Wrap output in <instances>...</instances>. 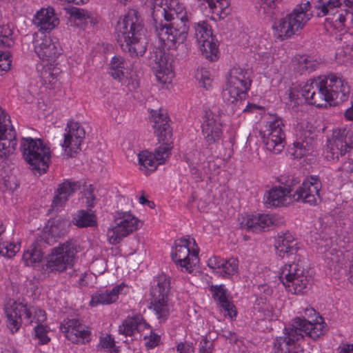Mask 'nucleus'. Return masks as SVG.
I'll return each mask as SVG.
<instances>
[{
  "label": "nucleus",
  "mask_w": 353,
  "mask_h": 353,
  "mask_svg": "<svg viewBox=\"0 0 353 353\" xmlns=\"http://www.w3.org/2000/svg\"><path fill=\"white\" fill-rule=\"evenodd\" d=\"M60 329L65 334V336L74 343L89 342L90 341V332L85 330V325L81 323L78 319H64L61 323Z\"/></svg>",
  "instance_id": "412c9836"
},
{
  "label": "nucleus",
  "mask_w": 353,
  "mask_h": 353,
  "mask_svg": "<svg viewBox=\"0 0 353 353\" xmlns=\"http://www.w3.org/2000/svg\"><path fill=\"white\" fill-rule=\"evenodd\" d=\"M114 222L116 225L107 232V237L112 245L119 243L138 228V219L128 212H117Z\"/></svg>",
  "instance_id": "9b49d317"
},
{
  "label": "nucleus",
  "mask_w": 353,
  "mask_h": 353,
  "mask_svg": "<svg viewBox=\"0 0 353 353\" xmlns=\"http://www.w3.org/2000/svg\"><path fill=\"white\" fill-rule=\"evenodd\" d=\"M33 23L39 28V32H49L59 23V19L52 8L39 10L32 19Z\"/></svg>",
  "instance_id": "a878e982"
},
{
  "label": "nucleus",
  "mask_w": 353,
  "mask_h": 353,
  "mask_svg": "<svg viewBox=\"0 0 353 353\" xmlns=\"http://www.w3.org/2000/svg\"><path fill=\"white\" fill-rule=\"evenodd\" d=\"M302 15L294 16L292 13L281 18L273 25L274 36L281 40L290 38L297 34L305 25V20L300 19Z\"/></svg>",
  "instance_id": "a211bd4d"
},
{
  "label": "nucleus",
  "mask_w": 353,
  "mask_h": 353,
  "mask_svg": "<svg viewBox=\"0 0 353 353\" xmlns=\"http://www.w3.org/2000/svg\"><path fill=\"white\" fill-rule=\"evenodd\" d=\"M5 312L8 319V327L10 329L12 332H17L21 323V320L19 319V316L16 312L14 305L10 307H6Z\"/></svg>",
  "instance_id": "37998d69"
},
{
  "label": "nucleus",
  "mask_w": 353,
  "mask_h": 353,
  "mask_svg": "<svg viewBox=\"0 0 353 353\" xmlns=\"http://www.w3.org/2000/svg\"><path fill=\"white\" fill-rule=\"evenodd\" d=\"M49 241L47 234H43L34 243L32 244L28 250L24 252L23 260L26 265H34L41 261L46 253L45 249L47 245H52L56 241L52 239Z\"/></svg>",
  "instance_id": "393cba45"
},
{
  "label": "nucleus",
  "mask_w": 353,
  "mask_h": 353,
  "mask_svg": "<svg viewBox=\"0 0 353 353\" xmlns=\"http://www.w3.org/2000/svg\"><path fill=\"white\" fill-rule=\"evenodd\" d=\"M325 322L318 315L314 323L305 318L296 317L292 320L291 327L285 328L284 336L277 337L274 341V353H304L294 342L303 337V334L316 340L323 334Z\"/></svg>",
  "instance_id": "7ed1b4c3"
},
{
  "label": "nucleus",
  "mask_w": 353,
  "mask_h": 353,
  "mask_svg": "<svg viewBox=\"0 0 353 353\" xmlns=\"http://www.w3.org/2000/svg\"><path fill=\"white\" fill-rule=\"evenodd\" d=\"M334 105L345 101L350 92V87L340 77L334 74L321 77Z\"/></svg>",
  "instance_id": "6ab92c4d"
},
{
  "label": "nucleus",
  "mask_w": 353,
  "mask_h": 353,
  "mask_svg": "<svg viewBox=\"0 0 353 353\" xmlns=\"http://www.w3.org/2000/svg\"><path fill=\"white\" fill-rule=\"evenodd\" d=\"M16 245L8 243L7 242L0 243V254L8 258H11L16 254Z\"/></svg>",
  "instance_id": "09e8293b"
},
{
  "label": "nucleus",
  "mask_w": 353,
  "mask_h": 353,
  "mask_svg": "<svg viewBox=\"0 0 353 353\" xmlns=\"http://www.w3.org/2000/svg\"><path fill=\"white\" fill-rule=\"evenodd\" d=\"M170 291V278L164 274L157 276V285L151 290L152 302L150 308L153 310L160 323L165 321L170 314L168 304Z\"/></svg>",
  "instance_id": "6e6552de"
},
{
  "label": "nucleus",
  "mask_w": 353,
  "mask_h": 353,
  "mask_svg": "<svg viewBox=\"0 0 353 353\" xmlns=\"http://www.w3.org/2000/svg\"><path fill=\"white\" fill-rule=\"evenodd\" d=\"M195 76L196 79L199 81V83L201 84V85L202 87L208 89L211 86L212 81L208 71L203 69H201L200 70H198Z\"/></svg>",
  "instance_id": "de8ad7c7"
},
{
  "label": "nucleus",
  "mask_w": 353,
  "mask_h": 353,
  "mask_svg": "<svg viewBox=\"0 0 353 353\" xmlns=\"http://www.w3.org/2000/svg\"><path fill=\"white\" fill-rule=\"evenodd\" d=\"M100 344L103 348L112 349L115 347L114 339L110 334H106L105 336L101 337Z\"/></svg>",
  "instance_id": "13d9d810"
},
{
  "label": "nucleus",
  "mask_w": 353,
  "mask_h": 353,
  "mask_svg": "<svg viewBox=\"0 0 353 353\" xmlns=\"http://www.w3.org/2000/svg\"><path fill=\"white\" fill-rule=\"evenodd\" d=\"M352 132L345 128L334 130L332 138L327 140L325 148L326 159H338L339 156H343L352 148Z\"/></svg>",
  "instance_id": "f8f14e48"
},
{
  "label": "nucleus",
  "mask_w": 353,
  "mask_h": 353,
  "mask_svg": "<svg viewBox=\"0 0 353 353\" xmlns=\"http://www.w3.org/2000/svg\"><path fill=\"white\" fill-rule=\"evenodd\" d=\"M340 353H353V345H347L343 347Z\"/></svg>",
  "instance_id": "774afa93"
},
{
  "label": "nucleus",
  "mask_w": 353,
  "mask_h": 353,
  "mask_svg": "<svg viewBox=\"0 0 353 353\" xmlns=\"http://www.w3.org/2000/svg\"><path fill=\"white\" fill-rule=\"evenodd\" d=\"M77 253L76 246L72 241H65L52 249L47 257L46 266L50 271L63 272L73 265Z\"/></svg>",
  "instance_id": "9d476101"
},
{
  "label": "nucleus",
  "mask_w": 353,
  "mask_h": 353,
  "mask_svg": "<svg viewBox=\"0 0 353 353\" xmlns=\"http://www.w3.org/2000/svg\"><path fill=\"white\" fill-rule=\"evenodd\" d=\"M256 4L259 5V11L267 14L270 19H274L279 11L277 8V3L281 0H254Z\"/></svg>",
  "instance_id": "58836bf2"
},
{
  "label": "nucleus",
  "mask_w": 353,
  "mask_h": 353,
  "mask_svg": "<svg viewBox=\"0 0 353 353\" xmlns=\"http://www.w3.org/2000/svg\"><path fill=\"white\" fill-rule=\"evenodd\" d=\"M201 346L200 348V352L201 353H211L212 350V343L210 342L208 338L205 336L201 342Z\"/></svg>",
  "instance_id": "bf43d9fd"
},
{
  "label": "nucleus",
  "mask_w": 353,
  "mask_h": 353,
  "mask_svg": "<svg viewBox=\"0 0 353 353\" xmlns=\"http://www.w3.org/2000/svg\"><path fill=\"white\" fill-rule=\"evenodd\" d=\"M279 278L286 288H290V283L294 294H304L311 285V278L305 274L301 256L296 260L288 261L281 268Z\"/></svg>",
  "instance_id": "423d86ee"
},
{
  "label": "nucleus",
  "mask_w": 353,
  "mask_h": 353,
  "mask_svg": "<svg viewBox=\"0 0 353 353\" xmlns=\"http://www.w3.org/2000/svg\"><path fill=\"white\" fill-rule=\"evenodd\" d=\"M246 91L247 90L239 89L236 87L226 85V88L223 91V98L232 103L238 102L239 101L240 103H242V101H244L247 97Z\"/></svg>",
  "instance_id": "ea45409f"
},
{
  "label": "nucleus",
  "mask_w": 353,
  "mask_h": 353,
  "mask_svg": "<svg viewBox=\"0 0 353 353\" xmlns=\"http://www.w3.org/2000/svg\"><path fill=\"white\" fill-rule=\"evenodd\" d=\"M210 290L213 292L212 296L214 299L218 302L220 306L223 307L225 311L228 312L227 314L230 318L235 316L236 315L235 306L227 299L225 294L226 291L224 288V285H212Z\"/></svg>",
  "instance_id": "c756f323"
},
{
  "label": "nucleus",
  "mask_w": 353,
  "mask_h": 353,
  "mask_svg": "<svg viewBox=\"0 0 353 353\" xmlns=\"http://www.w3.org/2000/svg\"><path fill=\"white\" fill-rule=\"evenodd\" d=\"M7 114L0 115V157L5 158L12 154L17 145L16 132Z\"/></svg>",
  "instance_id": "2eb2a0df"
},
{
  "label": "nucleus",
  "mask_w": 353,
  "mask_h": 353,
  "mask_svg": "<svg viewBox=\"0 0 353 353\" xmlns=\"http://www.w3.org/2000/svg\"><path fill=\"white\" fill-rule=\"evenodd\" d=\"M274 248L276 254L283 259L290 261L300 256V248L292 235L288 232H280L275 241Z\"/></svg>",
  "instance_id": "aec40b11"
},
{
  "label": "nucleus",
  "mask_w": 353,
  "mask_h": 353,
  "mask_svg": "<svg viewBox=\"0 0 353 353\" xmlns=\"http://www.w3.org/2000/svg\"><path fill=\"white\" fill-rule=\"evenodd\" d=\"M70 225V221L68 219L62 217L54 219L51 222L49 232H45L43 234H46L49 241H51V239L54 240L53 236L61 237L65 236L68 233Z\"/></svg>",
  "instance_id": "f704fd0d"
},
{
  "label": "nucleus",
  "mask_w": 353,
  "mask_h": 353,
  "mask_svg": "<svg viewBox=\"0 0 353 353\" xmlns=\"http://www.w3.org/2000/svg\"><path fill=\"white\" fill-rule=\"evenodd\" d=\"M229 2L228 0H222L218 3H216V8L220 10L221 13H223L225 14H228V7H229Z\"/></svg>",
  "instance_id": "e2e57ef3"
},
{
  "label": "nucleus",
  "mask_w": 353,
  "mask_h": 353,
  "mask_svg": "<svg viewBox=\"0 0 353 353\" xmlns=\"http://www.w3.org/2000/svg\"><path fill=\"white\" fill-rule=\"evenodd\" d=\"M125 65V63L123 57L114 56L110 63L109 73L114 79L121 81V77L124 75L123 70Z\"/></svg>",
  "instance_id": "a19ab883"
},
{
  "label": "nucleus",
  "mask_w": 353,
  "mask_h": 353,
  "mask_svg": "<svg viewBox=\"0 0 353 353\" xmlns=\"http://www.w3.org/2000/svg\"><path fill=\"white\" fill-rule=\"evenodd\" d=\"M194 37L199 45L202 54L210 61L218 59V41L212 35L210 25L205 21L194 23L193 25Z\"/></svg>",
  "instance_id": "1a4fd4ad"
},
{
  "label": "nucleus",
  "mask_w": 353,
  "mask_h": 353,
  "mask_svg": "<svg viewBox=\"0 0 353 353\" xmlns=\"http://www.w3.org/2000/svg\"><path fill=\"white\" fill-rule=\"evenodd\" d=\"M316 63L307 57H302L299 60V65L302 70L313 71L316 68Z\"/></svg>",
  "instance_id": "603ef678"
},
{
  "label": "nucleus",
  "mask_w": 353,
  "mask_h": 353,
  "mask_svg": "<svg viewBox=\"0 0 353 353\" xmlns=\"http://www.w3.org/2000/svg\"><path fill=\"white\" fill-rule=\"evenodd\" d=\"M21 149L23 157L33 173L41 175L46 172L50 159V151L40 139L23 138Z\"/></svg>",
  "instance_id": "20e7f679"
},
{
  "label": "nucleus",
  "mask_w": 353,
  "mask_h": 353,
  "mask_svg": "<svg viewBox=\"0 0 353 353\" xmlns=\"http://www.w3.org/2000/svg\"><path fill=\"white\" fill-rule=\"evenodd\" d=\"M139 162L141 166L148 175L149 172H154L157 170L158 161L155 160L153 153L147 150L143 151L139 154Z\"/></svg>",
  "instance_id": "4c0bfd02"
},
{
  "label": "nucleus",
  "mask_w": 353,
  "mask_h": 353,
  "mask_svg": "<svg viewBox=\"0 0 353 353\" xmlns=\"http://www.w3.org/2000/svg\"><path fill=\"white\" fill-rule=\"evenodd\" d=\"M34 51L43 60L54 61L62 53L59 44L53 42L52 39L43 32H36L33 35Z\"/></svg>",
  "instance_id": "4468645a"
},
{
  "label": "nucleus",
  "mask_w": 353,
  "mask_h": 353,
  "mask_svg": "<svg viewBox=\"0 0 353 353\" xmlns=\"http://www.w3.org/2000/svg\"><path fill=\"white\" fill-rule=\"evenodd\" d=\"M314 8L319 17L331 15V21L338 28L345 26L347 19H353V0H318Z\"/></svg>",
  "instance_id": "0eeeda50"
},
{
  "label": "nucleus",
  "mask_w": 353,
  "mask_h": 353,
  "mask_svg": "<svg viewBox=\"0 0 353 353\" xmlns=\"http://www.w3.org/2000/svg\"><path fill=\"white\" fill-rule=\"evenodd\" d=\"M294 148L299 150V152L296 151L295 153L292 154L294 158H301V157H303L304 155L303 143L301 142H294Z\"/></svg>",
  "instance_id": "0e129e2a"
},
{
  "label": "nucleus",
  "mask_w": 353,
  "mask_h": 353,
  "mask_svg": "<svg viewBox=\"0 0 353 353\" xmlns=\"http://www.w3.org/2000/svg\"><path fill=\"white\" fill-rule=\"evenodd\" d=\"M321 183L316 181L314 183L304 181L301 186L294 190L292 199L294 201H302L310 205H317L321 201L319 194Z\"/></svg>",
  "instance_id": "5701e85b"
},
{
  "label": "nucleus",
  "mask_w": 353,
  "mask_h": 353,
  "mask_svg": "<svg viewBox=\"0 0 353 353\" xmlns=\"http://www.w3.org/2000/svg\"><path fill=\"white\" fill-rule=\"evenodd\" d=\"M238 270V260L234 258L230 259L229 260L223 259V265L221 267L220 271H217L221 275L224 273L227 275H233Z\"/></svg>",
  "instance_id": "a18cd8bd"
},
{
  "label": "nucleus",
  "mask_w": 353,
  "mask_h": 353,
  "mask_svg": "<svg viewBox=\"0 0 353 353\" xmlns=\"http://www.w3.org/2000/svg\"><path fill=\"white\" fill-rule=\"evenodd\" d=\"M310 8V3L307 0L305 3L301 4L297 8H295L292 11V14L294 16L302 15L300 19L305 20V23L310 19L312 14H307V12Z\"/></svg>",
  "instance_id": "49530a36"
},
{
  "label": "nucleus",
  "mask_w": 353,
  "mask_h": 353,
  "mask_svg": "<svg viewBox=\"0 0 353 353\" xmlns=\"http://www.w3.org/2000/svg\"><path fill=\"white\" fill-rule=\"evenodd\" d=\"M294 189L290 188H275L268 192L265 204L268 207H280L285 205L286 197L289 196L292 199Z\"/></svg>",
  "instance_id": "cd10ccee"
},
{
  "label": "nucleus",
  "mask_w": 353,
  "mask_h": 353,
  "mask_svg": "<svg viewBox=\"0 0 353 353\" xmlns=\"http://www.w3.org/2000/svg\"><path fill=\"white\" fill-rule=\"evenodd\" d=\"M247 72L241 68H233L229 72L227 85L243 90H248L250 81H248Z\"/></svg>",
  "instance_id": "2f4dec72"
},
{
  "label": "nucleus",
  "mask_w": 353,
  "mask_h": 353,
  "mask_svg": "<svg viewBox=\"0 0 353 353\" xmlns=\"http://www.w3.org/2000/svg\"><path fill=\"white\" fill-rule=\"evenodd\" d=\"M190 172L192 177L196 181L201 180L202 178V173L194 165L190 168Z\"/></svg>",
  "instance_id": "69168bd1"
},
{
  "label": "nucleus",
  "mask_w": 353,
  "mask_h": 353,
  "mask_svg": "<svg viewBox=\"0 0 353 353\" xmlns=\"http://www.w3.org/2000/svg\"><path fill=\"white\" fill-rule=\"evenodd\" d=\"M12 61H0L1 76H3L7 71L10 69Z\"/></svg>",
  "instance_id": "338daca9"
},
{
  "label": "nucleus",
  "mask_w": 353,
  "mask_h": 353,
  "mask_svg": "<svg viewBox=\"0 0 353 353\" xmlns=\"http://www.w3.org/2000/svg\"><path fill=\"white\" fill-rule=\"evenodd\" d=\"M60 73V68L52 64L43 65L39 75L41 83L47 88H53L58 82Z\"/></svg>",
  "instance_id": "72a5a7b5"
},
{
  "label": "nucleus",
  "mask_w": 353,
  "mask_h": 353,
  "mask_svg": "<svg viewBox=\"0 0 353 353\" xmlns=\"http://www.w3.org/2000/svg\"><path fill=\"white\" fill-rule=\"evenodd\" d=\"M153 128L157 137L160 145L157 147L153 153L158 164L164 163L169 157L172 149V130L168 123L169 118L166 112L160 110L159 112L152 114Z\"/></svg>",
  "instance_id": "39448f33"
},
{
  "label": "nucleus",
  "mask_w": 353,
  "mask_h": 353,
  "mask_svg": "<svg viewBox=\"0 0 353 353\" xmlns=\"http://www.w3.org/2000/svg\"><path fill=\"white\" fill-rule=\"evenodd\" d=\"M16 312L19 316V319L22 321L23 319L29 320L32 316V312L26 305L19 304L18 306L14 307Z\"/></svg>",
  "instance_id": "3c124183"
},
{
  "label": "nucleus",
  "mask_w": 353,
  "mask_h": 353,
  "mask_svg": "<svg viewBox=\"0 0 353 353\" xmlns=\"http://www.w3.org/2000/svg\"><path fill=\"white\" fill-rule=\"evenodd\" d=\"M143 321V318L141 314L128 316L119 327V332L125 336H132Z\"/></svg>",
  "instance_id": "c9c22d12"
},
{
  "label": "nucleus",
  "mask_w": 353,
  "mask_h": 353,
  "mask_svg": "<svg viewBox=\"0 0 353 353\" xmlns=\"http://www.w3.org/2000/svg\"><path fill=\"white\" fill-rule=\"evenodd\" d=\"M12 30L8 26H0V46L10 48L14 45V41L11 38Z\"/></svg>",
  "instance_id": "c03bdc74"
},
{
  "label": "nucleus",
  "mask_w": 353,
  "mask_h": 353,
  "mask_svg": "<svg viewBox=\"0 0 353 353\" xmlns=\"http://www.w3.org/2000/svg\"><path fill=\"white\" fill-rule=\"evenodd\" d=\"M117 42L132 57L143 56L146 51V39L143 19L139 12L130 9L117 22Z\"/></svg>",
  "instance_id": "f257e3e1"
},
{
  "label": "nucleus",
  "mask_w": 353,
  "mask_h": 353,
  "mask_svg": "<svg viewBox=\"0 0 353 353\" xmlns=\"http://www.w3.org/2000/svg\"><path fill=\"white\" fill-rule=\"evenodd\" d=\"M208 265L213 270H221L223 265V259L217 256H212L208 259Z\"/></svg>",
  "instance_id": "4d7b16f0"
},
{
  "label": "nucleus",
  "mask_w": 353,
  "mask_h": 353,
  "mask_svg": "<svg viewBox=\"0 0 353 353\" xmlns=\"http://www.w3.org/2000/svg\"><path fill=\"white\" fill-rule=\"evenodd\" d=\"M36 337L39 339L41 344H47L50 338L47 336V327L42 324H39L34 328Z\"/></svg>",
  "instance_id": "8fccbe9b"
},
{
  "label": "nucleus",
  "mask_w": 353,
  "mask_h": 353,
  "mask_svg": "<svg viewBox=\"0 0 353 353\" xmlns=\"http://www.w3.org/2000/svg\"><path fill=\"white\" fill-rule=\"evenodd\" d=\"M125 287L123 283L116 285L110 291L99 292L94 294L92 296L90 305L94 306L98 304H110L115 302L118 299V294Z\"/></svg>",
  "instance_id": "7c9ffc66"
},
{
  "label": "nucleus",
  "mask_w": 353,
  "mask_h": 353,
  "mask_svg": "<svg viewBox=\"0 0 353 353\" xmlns=\"http://www.w3.org/2000/svg\"><path fill=\"white\" fill-rule=\"evenodd\" d=\"M81 183L79 181H73L71 180H65L59 185L57 192H59L66 198L72 195L73 193L80 190Z\"/></svg>",
  "instance_id": "79ce46f5"
},
{
  "label": "nucleus",
  "mask_w": 353,
  "mask_h": 353,
  "mask_svg": "<svg viewBox=\"0 0 353 353\" xmlns=\"http://www.w3.org/2000/svg\"><path fill=\"white\" fill-rule=\"evenodd\" d=\"M152 9L154 28L164 21L172 12H176L174 8L168 6L166 0H154Z\"/></svg>",
  "instance_id": "c85d7f7f"
},
{
  "label": "nucleus",
  "mask_w": 353,
  "mask_h": 353,
  "mask_svg": "<svg viewBox=\"0 0 353 353\" xmlns=\"http://www.w3.org/2000/svg\"><path fill=\"white\" fill-rule=\"evenodd\" d=\"M190 240L187 239H179L175 241L174 250L171 253L172 260L188 272H192V265L195 264L194 261L198 260L199 254L198 250H193L190 252Z\"/></svg>",
  "instance_id": "dca6fc26"
},
{
  "label": "nucleus",
  "mask_w": 353,
  "mask_h": 353,
  "mask_svg": "<svg viewBox=\"0 0 353 353\" xmlns=\"http://www.w3.org/2000/svg\"><path fill=\"white\" fill-rule=\"evenodd\" d=\"M281 125L283 123L281 119L270 122L267 137H263L267 150L274 154L280 153L284 148L285 134Z\"/></svg>",
  "instance_id": "4be33fe9"
},
{
  "label": "nucleus",
  "mask_w": 353,
  "mask_h": 353,
  "mask_svg": "<svg viewBox=\"0 0 353 353\" xmlns=\"http://www.w3.org/2000/svg\"><path fill=\"white\" fill-rule=\"evenodd\" d=\"M176 350L179 353H194V348L188 343H180L176 346Z\"/></svg>",
  "instance_id": "052dcab7"
},
{
  "label": "nucleus",
  "mask_w": 353,
  "mask_h": 353,
  "mask_svg": "<svg viewBox=\"0 0 353 353\" xmlns=\"http://www.w3.org/2000/svg\"><path fill=\"white\" fill-rule=\"evenodd\" d=\"M273 223L272 218L268 214L252 215L248 217L244 226L250 230L259 232L265 231Z\"/></svg>",
  "instance_id": "473e14b6"
},
{
  "label": "nucleus",
  "mask_w": 353,
  "mask_h": 353,
  "mask_svg": "<svg viewBox=\"0 0 353 353\" xmlns=\"http://www.w3.org/2000/svg\"><path fill=\"white\" fill-rule=\"evenodd\" d=\"M160 341V336L154 334L150 335L149 340L146 342L145 345L149 348H153L156 347Z\"/></svg>",
  "instance_id": "680f3d73"
},
{
  "label": "nucleus",
  "mask_w": 353,
  "mask_h": 353,
  "mask_svg": "<svg viewBox=\"0 0 353 353\" xmlns=\"http://www.w3.org/2000/svg\"><path fill=\"white\" fill-rule=\"evenodd\" d=\"M68 201L66 196H63L59 192H56V194L52 200L51 210L54 208H59L64 205L65 202Z\"/></svg>",
  "instance_id": "5fc2aeb1"
},
{
  "label": "nucleus",
  "mask_w": 353,
  "mask_h": 353,
  "mask_svg": "<svg viewBox=\"0 0 353 353\" xmlns=\"http://www.w3.org/2000/svg\"><path fill=\"white\" fill-rule=\"evenodd\" d=\"M70 16L78 20H83L90 17L87 11L77 8H72L70 10Z\"/></svg>",
  "instance_id": "864d4df0"
},
{
  "label": "nucleus",
  "mask_w": 353,
  "mask_h": 353,
  "mask_svg": "<svg viewBox=\"0 0 353 353\" xmlns=\"http://www.w3.org/2000/svg\"><path fill=\"white\" fill-rule=\"evenodd\" d=\"M167 19L154 27L163 48L179 50L176 56L181 59L188 56L189 49L185 43L189 31V21L186 13L172 12Z\"/></svg>",
  "instance_id": "f03ea898"
},
{
  "label": "nucleus",
  "mask_w": 353,
  "mask_h": 353,
  "mask_svg": "<svg viewBox=\"0 0 353 353\" xmlns=\"http://www.w3.org/2000/svg\"><path fill=\"white\" fill-rule=\"evenodd\" d=\"M94 188L92 185H90L86 189H84V195L86 199V203L88 207L93 208L94 205V201L95 200V196L94 195Z\"/></svg>",
  "instance_id": "6e6d98bb"
},
{
  "label": "nucleus",
  "mask_w": 353,
  "mask_h": 353,
  "mask_svg": "<svg viewBox=\"0 0 353 353\" xmlns=\"http://www.w3.org/2000/svg\"><path fill=\"white\" fill-rule=\"evenodd\" d=\"M152 68L155 72L157 81L161 83L171 81L174 77L171 62L166 57L165 51L160 48L154 52Z\"/></svg>",
  "instance_id": "b1692460"
},
{
  "label": "nucleus",
  "mask_w": 353,
  "mask_h": 353,
  "mask_svg": "<svg viewBox=\"0 0 353 353\" xmlns=\"http://www.w3.org/2000/svg\"><path fill=\"white\" fill-rule=\"evenodd\" d=\"M68 132L65 134L64 141L61 145L67 153L68 157H73L74 155L81 150V145L85 138V130L78 122L72 121L67 123Z\"/></svg>",
  "instance_id": "f3484780"
},
{
  "label": "nucleus",
  "mask_w": 353,
  "mask_h": 353,
  "mask_svg": "<svg viewBox=\"0 0 353 353\" xmlns=\"http://www.w3.org/2000/svg\"><path fill=\"white\" fill-rule=\"evenodd\" d=\"M205 120L202 124V132L208 145L220 139L222 133L221 124L216 123L212 112H206Z\"/></svg>",
  "instance_id": "bb28decb"
},
{
  "label": "nucleus",
  "mask_w": 353,
  "mask_h": 353,
  "mask_svg": "<svg viewBox=\"0 0 353 353\" xmlns=\"http://www.w3.org/2000/svg\"><path fill=\"white\" fill-rule=\"evenodd\" d=\"M72 222L79 228L93 227L97 225L95 215L83 210L73 216Z\"/></svg>",
  "instance_id": "e433bc0d"
},
{
  "label": "nucleus",
  "mask_w": 353,
  "mask_h": 353,
  "mask_svg": "<svg viewBox=\"0 0 353 353\" xmlns=\"http://www.w3.org/2000/svg\"><path fill=\"white\" fill-rule=\"evenodd\" d=\"M301 93L307 103L319 108L326 106L327 102L333 103L321 77L307 82L301 88Z\"/></svg>",
  "instance_id": "ddd939ff"
}]
</instances>
